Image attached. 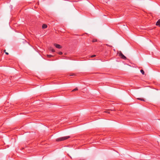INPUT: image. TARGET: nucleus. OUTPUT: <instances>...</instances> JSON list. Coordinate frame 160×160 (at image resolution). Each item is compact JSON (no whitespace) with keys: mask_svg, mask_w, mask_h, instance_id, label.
<instances>
[{"mask_svg":"<svg viewBox=\"0 0 160 160\" xmlns=\"http://www.w3.org/2000/svg\"><path fill=\"white\" fill-rule=\"evenodd\" d=\"M118 54L119 56H120L124 60L126 59V57L122 53L121 51L119 52Z\"/></svg>","mask_w":160,"mask_h":160,"instance_id":"f03ea898","label":"nucleus"},{"mask_svg":"<svg viewBox=\"0 0 160 160\" xmlns=\"http://www.w3.org/2000/svg\"><path fill=\"white\" fill-rule=\"evenodd\" d=\"M54 46L60 49L62 48V46L61 45L57 44H54Z\"/></svg>","mask_w":160,"mask_h":160,"instance_id":"7ed1b4c3","label":"nucleus"},{"mask_svg":"<svg viewBox=\"0 0 160 160\" xmlns=\"http://www.w3.org/2000/svg\"><path fill=\"white\" fill-rule=\"evenodd\" d=\"M78 90V88H75L73 90H72V91H76V90Z\"/></svg>","mask_w":160,"mask_h":160,"instance_id":"9b49d317","label":"nucleus"},{"mask_svg":"<svg viewBox=\"0 0 160 160\" xmlns=\"http://www.w3.org/2000/svg\"><path fill=\"white\" fill-rule=\"evenodd\" d=\"M156 25L157 26H159L160 27V19H159L157 22Z\"/></svg>","mask_w":160,"mask_h":160,"instance_id":"20e7f679","label":"nucleus"},{"mask_svg":"<svg viewBox=\"0 0 160 160\" xmlns=\"http://www.w3.org/2000/svg\"><path fill=\"white\" fill-rule=\"evenodd\" d=\"M70 138V136H65L63 137H61L59 138H58L56 139V141H63L69 138Z\"/></svg>","mask_w":160,"mask_h":160,"instance_id":"f257e3e1","label":"nucleus"},{"mask_svg":"<svg viewBox=\"0 0 160 160\" xmlns=\"http://www.w3.org/2000/svg\"><path fill=\"white\" fill-rule=\"evenodd\" d=\"M140 72H141V73L143 74V75H144V71L142 70V69H141L140 70Z\"/></svg>","mask_w":160,"mask_h":160,"instance_id":"0eeeda50","label":"nucleus"},{"mask_svg":"<svg viewBox=\"0 0 160 160\" xmlns=\"http://www.w3.org/2000/svg\"><path fill=\"white\" fill-rule=\"evenodd\" d=\"M137 99H138V100H140L141 101H145L144 99H143V98H138Z\"/></svg>","mask_w":160,"mask_h":160,"instance_id":"6e6552de","label":"nucleus"},{"mask_svg":"<svg viewBox=\"0 0 160 160\" xmlns=\"http://www.w3.org/2000/svg\"><path fill=\"white\" fill-rule=\"evenodd\" d=\"M109 110H107V111H105V112L106 113H110V112H109Z\"/></svg>","mask_w":160,"mask_h":160,"instance_id":"ddd939ff","label":"nucleus"},{"mask_svg":"<svg viewBox=\"0 0 160 160\" xmlns=\"http://www.w3.org/2000/svg\"><path fill=\"white\" fill-rule=\"evenodd\" d=\"M49 50L51 51L52 52H55V50L51 47L50 48Z\"/></svg>","mask_w":160,"mask_h":160,"instance_id":"423d86ee","label":"nucleus"},{"mask_svg":"<svg viewBox=\"0 0 160 160\" xmlns=\"http://www.w3.org/2000/svg\"><path fill=\"white\" fill-rule=\"evenodd\" d=\"M47 26L45 24H43L42 26V28L43 29L46 28H47Z\"/></svg>","mask_w":160,"mask_h":160,"instance_id":"39448f33","label":"nucleus"},{"mask_svg":"<svg viewBox=\"0 0 160 160\" xmlns=\"http://www.w3.org/2000/svg\"><path fill=\"white\" fill-rule=\"evenodd\" d=\"M47 56H48V58H50V57H53V56L51 55H48Z\"/></svg>","mask_w":160,"mask_h":160,"instance_id":"9d476101","label":"nucleus"},{"mask_svg":"<svg viewBox=\"0 0 160 160\" xmlns=\"http://www.w3.org/2000/svg\"><path fill=\"white\" fill-rule=\"evenodd\" d=\"M5 53L7 54V55H8V52H6Z\"/></svg>","mask_w":160,"mask_h":160,"instance_id":"2eb2a0df","label":"nucleus"},{"mask_svg":"<svg viewBox=\"0 0 160 160\" xmlns=\"http://www.w3.org/2000/svg\"><path fill=\"white\" fill-rule=\"evenodd\" d=\"M97 41V40L96 39H93L92 40V42H96Z\"/></svg>","mask_w":160,"mask_h":160,"instance_id":"1a4fd4ad","label":"nucleus"},{"mask_svg":"<svg viewBox=\"0 0 160 160\" xmlns=\"http://www.w3.org/2000/svg\"><path fill=\"white\" fill-rule=\"evenodd\" d=\"M58 54L60 55H62V52H58Z\"/></svg>","mask_w":160,"mask_h":160,"instance_id":"f8f14e48","label":"nucleus"},{"mask_svg":"<svg viewBox=\"0 0 160 160\" xmlns=\"http://www.w3.org/2000/svg\"><path fill=\"white\" fill-rule=\"evenodd\" d=\"M95 56H96V55H92L91 56V57L93 58V57H95Z\"/></svg>","mask_w":160,"mask_h":160,"instance_id":"4468645a","label":"nucleus"},{"mask_svg":"<svg viewBox=\"0 0 160 160\" xmlns=\"http://www.w3.org/2000/svg\"><path fill=\"white\" fill-rule=\"evenodd\" d=\"M74 75V74H71V75H70V76H73Z\"/></svg>","mask_w":160,"mask_h":160,"instance_id":"dca6fc26","label":"nucleus"}]
</instances>
